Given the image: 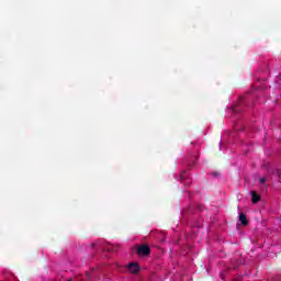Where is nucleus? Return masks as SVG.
Listing matches in <instances>:
<instances>
[{
  "instance_id": "f257e3e1",
  "label": "nucleus",
  "mask_w": 281,
  "mask_h": 281,
  "mask_svg": "<svg viewBox=\"0 0 281 281\" xmlns=\"http://www.w3.org/2000/svg\"><path fill=\"white\" fill-rule=\"evenodd\" d=\"M136 251L143 258L150 256V247L147 244L136 246Z\"/></svg>"
},
{
  "instance_id": "f03ea898",
  "label": "nucleus",
  "mask_w": 281,
  "mask_h": 281,
  "mask_svg": "<svg viewBox=\"0 0 281 281\" xmlns=\"http://www.w3.org/2000/svg\"><path fill=\"white\" fill-rule=\"evenodd\" d=\"M180 181L184 186H190V183H192V181L190 180V176H189V173L187 171H182L180 173Z\"/></svg>"
},
{
  "instance_id": "7ed1b4c3",
  "label": "nucleus",
  "mask_w": 281,
  "mask_h": 281,
  "mask_svg": "<svg viewBox=\"0 0 281 281\" xmlns=\"http://www.w3.org/2000/svg\"><path fill=\"white\" fill-rule=\"evenodd\" d=\"M130 273H139V265L137 262H132L127 266Z\"/></svg>"
},
{
  "instance_id": "20e7f679",
  "label": "nucleus",
  "mask_w": 281,
  "mask_h": 281,
  "mask_svg": "<svg viewBox=\"0 0 281 281\" xmlns=\"http://www.w3.org/2000/svg\"><path fill=\"white\" fill-rule=\"evenodd\" d=\"M120 249V246L119 245H111V244H108L104 248H103V251H110V252H115Z\"/></svg>"
},
{
  "instance_id": "39448f33",
  "label": "nucleus",
  "mask_w": 281,
  "mask_h": 281,
  "mask_svg": "<svg viewBox=\"0 0 281 281\" xmlns=\"http://www.w3.org/2000/svg\"><path fill=\"white\" fill-rule=\"evenodd\" d=\"M239 221L244 226L249 225V221L247 220V215L245 213H239Z\"/></svg>"
},
{
  "instance_id": "423d86ee",
  "label": "nucleus",
  "mask_w": 281,
  "mask_h": 281,
  "mask_svg": "<svg viewBox=\"0 0 281 281\" xmlns=\"http://www.w3.org/2000/svg\"><path fill=\"white\" fill-rule=\"evenodd\" d=\"M251 194H252V198H251L252 203L254 204L259 203L261 199L260 194H258V192L256 191H252Z\"/></svg>"
},
{
  "instance_id": "0eeeda50",
  "label": "nucleus",
  "mask_w": 281,
  "mask_h": 281,
  "mask_svg": "<svg viewBox=\"0 0 281 281\" xmlns=\"http://www.w3.org/2000/svg\"><path fill=\"white\" fill-rule=\"evenodd\" d=\"M273 175H277V177H280V175H281L280 169H277L276 171H273Z\"/></svg>"
},
{
  "instance_id": "6e6552de",
  "label": "nucleus",
  "mask_w": 281,
  "mask_h": 281,
  "mask_svg": "<svg viewBox=\"0 0 281 281\" xmlns=\"http://www.w3.org/2000/svg\"><path fill=\"white\" fill-rule=\"evenodd\" d=\"M259 182H260V183H266V182H267V179H266V178H259Z\"/></svg>"
},
{
  "instance_id": "1a4fd4ad",
  "label": "nucleus",
  "mask_w": 281,
  "mask_h": 281,
  "mask_svg": "<svg viewBox=\"0 0 281 281\" xmlns=\"http://www.w3.org/2000/svg\"><path fill=\"white\" fill-rule=\"evenodd\" d=\"M91 247H92V249H95V247H98V241L92 243Z\"/></svg>"
},
{
  "instance_id": "9d476101",
  "label": "nucleus",
  "mask_w": 281,
  "mask_h": 281,
  "mask_svg": "<svg viewBox=\"0 0 281 281\" xmlns=\"http://www.w3.org/2000/svg\"><path fill=\"white\" fill-rule=\"evenodd\" d=\"M86 277H87V280H91V273L90 272H87Z\"/></svg>"
},
{
  "instance_id": "9b49d317",
  "label": "nucleus",
  "mask_w": 281,
  "mask_h": 281,
  "mask_svg": "<svg viewBox=\"0 0 281 281\" xmlns=\"http://www.w3.org/2000/svg\"><path fill=\"white\" fill-rule=\"evenodd\" d=\"M218 172H213V177H218Z\"/></svg>"
}]
</instances>
